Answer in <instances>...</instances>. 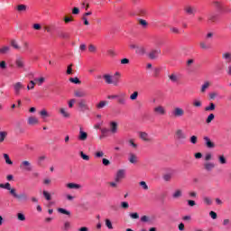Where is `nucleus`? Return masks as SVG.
<instances>
[{
	"label": "nucleus",
	"instance_id": "obj_19",
	"mask_svg": "<svg viewBox=\"0 0 231 231\" xmlns=\"http://www.w3.org/2000/svg\"><path fill=\"white\" fill-rule=\"evenodd\" d=\"M140 139L143 140V142H152V139L149 136V134H147L145 132H141L140 133Z\"/></svg>",
	"mask_w": 231,
	"mask_h": 231
},
{
	"label": "nucleus",
	"instance_id": "obj_8",
	"mask_svg": "<svg viewBox=\"0 0 231 231\" xmlns=\"http://www.w3.org/2000/svg\"><path fill=\"white\" fill-rule=\"evenodd\" d=\"M24 88V85H23V83L21 82H16L14 85V94L19 97V95H21V89H23Z\"/></svg>",
	"mask_w": 231,
	"mask_h": 231
},
{
	"label": "nucleus",
	"instance_id": "obj_36",
	"mask_svg": "<svg viewBox=\"0 0 231 231\" xmlns=\"http://www.w3.org/2000/svg\"><path fill=\"white\" fill-rule=\"evenodd\" d=\"M216 105L214 103H210L209 106L205 107V111H215Z\"/></svg>",
	"mask_w": 231,
	"mask_h": 231
},
{
	"label": "nucleus",
	"instance_id": "obj_22",
	"mask_svg": "<svg viewBox=\"0 0 231 231\" xmlns=\"http://www.w3.org/2000/svg\"><path fill=\"white\" fill-rule=\"evenodd\" d=\"M10 46L5 45L0 48V55H6V53H10Z\"/></svg>",
	"mask_w": 231,
	"mask_h": 231
},
{
	"label": "nucleus",
	"instance_id": "obj_31",
	"mask_svg": "<svg viewBox=\"0 0 231 231\" xmlns=\"http://www.w3.org/2000/svg\"><path fill=\"white\" fill-rule=\"evenodd\" d=\"M208 88H210V83L209 81H206L204 82V84L201 87V93H205V91H207V89H208Z\"/></svg>",
	"mask_w": 231,
	"mask_h": 231
},
{
	"label": "nucleus",
	"instance_id": "obj_14",
	"mask_svg": "<svg viewBox=\"0 0 231 231\" xmlns=\"http://www.w3.org/2000/svg\"><path fill=\"white\" fill-rule=\"evenodd\" d=\"M79 140L81 142H86V140H88V133L82 131V127L79 128Z\"/></svg>",
	"mask_w": 231,
	"mask_h": 231
},
{
	"label": "nucleus",
	"instance_id": "obj_23",
	"mask_svg": "<svg viewBox=\"0 0 231 231\" xmlns=\"http://www.w3.org/2000/svg\"><path fill=\"white\" fill-rule=\"evenodd\" d=\"M16 199H18V201H28V195H26V193H21L16 195Z\"/></svg>",
	"mask_w": 231,
	"mask_h": 231
},
{
	"label": "nucleus",
	"instance_id": "obj_9",
	"mask_svg": "<svg viewBox=\"0 0 231 231\" xmlns=\"http://www.w3.org/2000/svg\"><path fill=\"white\" fill-rule=\"evenodd\" d=\"M109 131L112 133V134H116L118 133V123L112 121L109 124Z\"/></svg>",
	"mask_w": 231,
	"mask_h": 231
},
{
	"label": "nucleus",
	"instance_id": "obj_60",
	"mask_svg": "<svg viewBox=\"0 0 231 231\" xmlns=\"http://www.w3.org/2000/svg\"><path fill=\"white\" fill-rule=\"evenodd\" d=\"M170 32H171V33H180V29L176 28V27H171L170 28Z\"/></svg>",
	"mask_w": 231,
	"mask_h": 231
},
{
	"label": "nucleus",
	"instance_id": "obj_58",
	"mask_svg": "<svg viewBox=\"0 0 231 231\" xmlns=\"http://www.w3.org/2000/svg\"><path fill=\"white\" fill-rule=\"evenodd\" d=\"M88 51H90V53H95V51H97V47H95V45L90 44L88 46Z\"/></svg>",
	"mask_w": 231,
	"mask_h": 231
},
{
	"label": "nucleus",
	"instance_id": "obj_27",
	"mask_svg": "<svg viewBox=\"0 0 231 231\" xmlns=\"http://www.w3.org/2000/svg\"><path fill=\"white\" fill-rule=\"evenodd\" d=\"M67 188L68 189H82V186L80 184L71 182V183L67 184Z\"/></svg>",
	"mask_w": 231,
	"mask_h": 231
},
{
	"label": "nucleus",
	"instance_id": "obj_64",
	"mask_svg": "<svg viewBox=\"0 0 231 231\" xmlns=\"http://www.w3.org/2000/svg\"><path fill=\"white\" fill-rule=\"evenodd\" d=\"M100 131L103 136H106V134H107V133H109L110 130L108 128H100Z\"/></svg>",
	"mask_w": 231,
	"mask_h": 231
},
{
	"label": "nucleus",
	"instance_id": "obj_55",
	"mask_svg": "<svg viewBox=\"0 0 231 231\" xmlns=\"http://www.w3.org/2000/svg\"><path fill=\"white\" fill-rule=\"evenodd\" d=\"M138 98V91H134L131 96H130V100H136Z\"/></svg>",
	"mask_w": 231,
	"mask_h": 231
},
{
	"label": "nucleus",
	"instance_id": "obj_41",
	"mask_svg": "<svg viewBox=\"0 0 231 231\" xmlns=\"http://www.w3.org/2000/svg\"><path fill=\"white\" fill-rule=\"evenodd\" d=\"M218 162L221 165H225L226 163V158H225V155H219Z\"/></svg>",
	"mask_w": 231,
	"mask_h": 231
},
{
	"label": "nucleus",
	"instance_id": "obj_15",
	"mask_svg": "<svg viewBox=\"0 0 231 231\" xmlns=\"http://www.w3.org/2000/svg\"><path fill=\"white\" fill-rule=\"evenodd\" d=\"M222 59L225 60L226 64L231 63V52H224L222 54Z\"/></svg>",
	"mask_w": 231,
	"mask_h": 231
},
{
	"label": "nucleus",
	"instance_id": "obj_63",
	"mask_svg": "<svg viewBox=\"0 0 231 231\" xmlns=\"http://www.w3.org/2000/svg\"><path fill=\"white\" fill-rule=\"evenodd\" d=\"M209 216L212 219H217V213H216L215 211H210Z\"/></svg>",
	"mask_w": 231,
	"mask_h": 231
},
{
	"label": "nucleus",
	"instance_id": "obj_1",
	"mask_svg": "<svg viewBox=\"0 0 231 231\" xmlns=\"http://www.w3.org/2000/svg\"><path fill=\"white\" fill-rule=\"evenodd\" d=\"M20 169H22V171H26L27 172H32V171H33V166L30 161H23L20 163Z\"/></svg>",
	"mask_w": 231,
	"mask_h": 231
},
{
	"label": "nucleus",
	"instance_id": "obj_30",
	"mask_svg": "<svg viewBox=\"0 0 231 231\" xmlns=\"http://www.w3.org/2000/svg\"><path fill=\"white\" fill-rule=\"evenodd\" d=\"M109 102L108 101H100L97 105V109H103V107H106V106H108Z\"/></svg>",
	"mask_w": 231,
	"mask_h": 231
},
{
	"label": "nucleus",
	"instance_id": "obj_59",
	"mask_svg": "<svg viewBox=\"0 0 231 231\" xmlns=\"http://www.w3.org/2000/svg\"><path fill=\"white\" fill-rule=\"evenodd\" d=\"M163 180H164V181H170L171 180H172V175H171V174H165L164 176H163Z\"/></svg>",
	"mask_w": 231,
	"mask_h": 231
},
{
	"label": "nucleus",
	"instance_id": "obj_46",
	"mask_svg": "<svg viewBox=\"0 0 231 231\" xmlns=\"http://www.w3.org/2000/svg\"><path fill=\"white\" fill-rule=\"evenodd\" d=\"M193 107H201L202 103L199 99H195L192 104Z\"/></svg>",
	"mask_w": 231,
	"mask_h": 231
},
{
	"label": "nucleus",
	"instance_id": "obj_56",
	"mask_svg": "<svg viewBox=\"0 0 231 231\" xmlns=\"http://www.w3.org/2000/svg\"><path fill=\"white\" fill-rule=\"evenodd\" d=\"M204 160H205V162H210V160H212V153H210V152L206 153Z\"/></svg>",
	"mask_w": 231,
	"mask_h": 231
},
{
	"label": "nucleus",
	"instance_id": "obj_24",
	"mask_svg": "<svg viewBox=\"0 0 231 231\" xmlns=\"http://www.w3.org/2000/svg\"><path fill=\"white\" fill-rule=\"evenodd\" d=\"M128 161L130 162V163H137L138 157L134 153H129Z\"/></svg>",
	"mask_w": 231,
	"mask_h": 231
},
{
	"label": "nucleus",
	"instance_id": "obj_35",
	"mask_svg": "<svg viewBox=\"0 0 231 231\" xmlns=\"http://www.w3.org/2000/svg\"><path fill=\"white\" fill-rule=\"evenodd\" d=\"M58 212H60V214H65V216H71V212H69V210H66L62 208H59Z\"/></svg>",
	"mask_w": 231,
	"mask_h": 231
},
{
	"label": "nucleus",
	"instance_id": "obj_17",
	"mask_svg": "<svg viewBox=\"0 0 231 231\" xmlns=\"http://www.w3.org/2000/svg\"><path fill=\"white\" fill-rule=\"evenodd\" d=\"M185 12L186 14H188V15H196V7H192V6H187L185 7Z\"/></svg>",
	"mask_w": 231,
	"mask_h": 231
},
{
	"label": "nucleus",
	"instance_id": "obj_2",
	"mask_svg": "<svg viewBox=\"0 0 231 231\" xmlns=\"http://www.w3.org/2000/svg\"><path fill=\"white\" fill-rule=\"evenodd\" d=\"M153 113L155 116H164L167 115V110L162 106H157L153 108Z\"/></svg>",
	"mask_w": 231,
	"mask_h": 231
},
{
	"label": "nucleus",
	"instance_id": "obj_5",
	"mask_svg": "<svg viewBox=\"0 0 231 231\" xmlns=\"http://www.w3.org/2000/svg\"><path fill=\"white\" fill-rule=\"evenodd\" d=\"M124 178H125V170H118L115 178L116 183H120L121 180H124Z\"/></svg>",
	"mask_w": 231,
	"mask_h": 231
},
{
	"label": "nucleus",
	"instance_id": "obj_53",
	"mask_svg": "<svg viewBox=\"0 0 231 231\" xmlns=\"http://www.w3.org/2000/svg\"><path fill=\"white\" fill-rule=\"evenodd\" d=\"M34 88H35V81L31 80L30 85L27 86V89L30 90V89H34Z\"/></svg>",
	"mask_w": 231,
	"mask_h": 231
},
{
	"label": "nucleus",
	"instance_id": "obj_34",
	"mask_svg": "<svg viewBox=\"0 0 231 231\" xmlns=\"http://www.w3.org/2000/svg\"><path fill=\"white\" fill-rule=\"evenodd\" d=\"M40 116H42V118H48V117H50V114L48 113V111L46 109H42L40 112Z\"/></svg>",
	"mask_w": 231,
	"mask_h": 231
},
{
	"label": "nucleus",
	"instance_id": "obj_38",
	"mask_svg": "<svg viewBox=\"0 0 231 231\" xmlns=\"http://www.w3.org/2000/svg\"><path fill=\"white\" fill-rule=\"evenodd\" d=\"M169 79H170L171 82H178V80H179L178 75H176L174 73L170 75Z\"/></svg>",
	"mask_w": 231,
	"mask_h": 231
},
{
	"label": "nucleus",
	"instance_id": "obj_42",
	"mask_svg": "<svg viewBox=\"0 0 231 231\" xmlns=\"http://www.w3.org/2000/svg\"><path fill=\"white\" fill-rule=\"evenodd\" d=\"M69 82H72V84H82V81L79 79V78H69Z\"/></svg>",
	"mask_w": 231,
	"mask_h": 231
},
{
	"label": "nucleus",
	"instance_id": "obj_3",
	"mask_svg": "<svg viewBox=\"0 0 231 231\" xmlns=\"http://www.w3.org/2000/svg\"><path fill=\"white\" fill-rule=\"evenodd\" d=\"M176 139L180 142V143H183L185 140H187V134L183 133V130L179 129L175 133Z\"/></svg>",
	"mask_w": 231,
	"mask_h": 231
},
{
	"label": "nucleus",
	"instance_id": "obj_33",
	"mask_svg": "<svg viewBox=\"0 0 231 231\" xmlns=\"http://www.w3.org/2000/svg\"><path fill=\"white\" fill-rule=\"evenodd\" d=\"M4 159L5 160V163H7V165H14V162L10 160V156L7 153H4Z\"/></svg>",
	"mask_w": 231,
	"mask_h": 231
},
{
	"label": "nucleus",
	"instance_id": "obj_32",
	"mask_svg": "<svg viewBox=\"0 0 231 231\" xmlns=\"http://www.w3.org/2000/svg\"><path fill=\"white\" fill-rule=\"evenodd\" d=\"M0 189H5L6 190H12V185H10V182H6L5 184L1 183Z\"/></svg>",
	"mask_w": 231,
	"mask_h": 231
},
{
	"label": "nucleus",
	"instance_id": "obj_62",
	"mask_svg": "<svg viewBox=\"0 0 231 231\" xmlns=\"http://www.w3.org/2000/svg\"><path fill=\"white\" fill-rule=\"evenodd\" d=\"M102 163H103V165H105L106 167H107L108 165H111V162H110L109 160L106 159V158H104V159L102 160Z\"/></svg>",
	"mask_w": 231,
	"mask_h": 231
},
{
	"label": "nucleus",
	"instance_id": "obj_16",
	"mask_svg": "<svg viewBox=\"0 0 231 231\" xmlns=\"http://www.w3.org/2000/svg\"><path fill=\"white\" fill-rule=\"evenodd\" d=\"M183 197V191L181 189H176L174 193L171 195L173 199H180V198Z\"/></svg>",
	"mask_w": 231,
	"mask_h": 231
},
{
	"label": "nucleus",
	"instance_id": "obj_40",
	"mask_svg": "<svg viewBox=\"0 0 231 231\" xmlns=\"http://www.w3.org/2000/svg\"><path fill=\"white\" fill-rule=\"evenodd\" d=\"M213 5L215 8H217V10H221L223 8V4L219 1L213 2Z\"/></svg>",
	"mask_w": 231,
	"mask_h": 231
},
{
	"label": "nucleus",
	"instance_id": "obj_51",
	"mask_svg": "<svg viewBox=\"0 0 231 231\" xmlns=\"http://www.w3.org/2000/svg\"><path fill=\"white\" fill-rule=\"evenodd\" d=\"M9 192L11 194V196H14V198H17V190L15 189V188H11V189H9Z\"/></svg>",
	"mask_w": 231,
	"mask_h": 231
},
{
	"label": "nucleus",
	"instance_id": "obj_4",
	"mask_svg": "<svg viewBox=\"0 0 231 231\" xmlns=\"http://www.w3.org/2000/svg\"><path fill=\"white\" fill-rule=\"evenodd\" d=\"M117 103L120 106H125V104H127V94L125 93H120L119 95H117Z\"/></svg>",
	"mask_w": 231,
	"mask_h": 231
},
{
	"label": "nucleus",
	"instance_id": "obj_28",
	"mask_svg": "<svg viewBox=\"0 0 231 231\" xmlns=\"http://www.w3.org/2000/svg\"><path fill=\"white\" fill-rule=\"evenodd\" d=\"M10 45H11L12 48H14V50H21V46H19V43H18L17 41H15V40H11Z\"/></svg>",
	"mask_w": 231,
	"mask_h": 231
},
{
	"label": "nucleus",
	"instance_id": "obj_45",
	"mask_svg": "<svg viewBox=\"0 0 231 231\" xmlns=\"http://www.w3.org/2000/svg\"><path fill=\"white\" fill-rule=\"evenodd\" d=\"M139 185H140V187H142V189L143 190H149V186L147 185V182L143 180V181L139 182Z\"/></svg>",
	"mask_w": 231,
	"mask_h": 231
},
{
	"label": "nucleus",
	"instance_id": "obj_7",
	"mask_svg": "<svg viewBox=\"0 0 231 231\" xmlns=\"http://www.w3.org/2000/svg\"><path fill=\"white\" fill-rule=\"evenodd\" d=\"M161 53H162V50L157 49L150 51L148 56H149V59H151L152 60H155V59H158V55H160Z\"/></svg>",
	"mask_w": 231,
	"mask_h": 231
},
{
	"label": "nucleus",
	"instance_id": "obj_52",
	"mask_svg": "<svg viewBox=\"0 0 231 231\" xmlns=\"http://www.w3.org/2000/svg\"><path fill=\"white\" fill-rule=\"evenodd\" d=\"M80 157L82 158V160L89 162V155L85 154L84 152H80Z\"/></svg>",
	"mask_w": 231,
	"mask_h": 231
},
{
	"label": "nucleus",
	"instance_id": "obj_29",
	"mask_svg": "<svg viewBox=\"0 0 231 231\" xmlns=\"http://www.w3.org/2000/svg\"><path fill=\"white\" fill-rule=\"evenodd\" d=\"M135 53L137 55H145V48L144 47H136Z\"/></svg>",
	"mask_w": 231,
	"mask_h": 231
},
{
	"label": "nucleus",
	"instance_id": "obj_54",
	"mask_svg": "<svg viewBox=\"0 0 231 231\" xmlns=\"http://www.w3.org/2000/svg\"><path fill=\"white\" fill-rule=\"evenodd\" d=\"M44 78H40V79H35L34 82H38L39 86H42V84H44Z\"/></svg>",
	"mask_w": 231,
	"mask_h": 231
},
{
	"label": "nucleus",
	"instance_id": "obj_47",
	"mask_svg": "<svg viewBox=\"0 0 231 231\" xmlns=\"http://www.w3.org/2000/svg\"><path fill=\"white\" fill-rule=\"evenodd\" d=\"M105 223H106V226H107L109 230H113V224L111 223V220H109V218H106L105 220Z\"/></svg>",
	"mask_w": 231,
	"mask_h": 231
},
{
	"label": "nucleus",
	"instance_id": "obj_25",
	"mask_svg": "<svg viewBox=\"0 0 231 231\" xmlns=\"http://www.w3.org/2000/svg\"><path fill=\"white\" fill-rule=\"evenodd\" d=\"M16 10L20 14L23 13V12H26V10H28V5H18L16 6Z\"/></svg>",
	"mask_w": 231,
	"mask_h": 231
},
{
	"label": "nucleus",
	"instance_id": "obj_11",
	"mask_svg": "<svg viewBox=\"0 0 231 231\" xmlns=\"http://www.w3.org/2000/svg\"><path fill=\"white\" fill-rule=\"evenodd\" d=\"M74 97L77 98H84L85 97H88V93L82 89H77L74 91Z\"/></svg>",
	"mask_w": 231,
	"mask_h": 231
},
{
	"label": "nucleus",
	"instance_id": "obj_21",
	"mask_svg": "<svg viewBox=\"0 0 231 231\" xmlns=\"http://www.w3.org/2000/svg\"><path fill=\"white\" fill-rule=\"evenodd\" d=\"M60 115H62L64 118H69V116H71L69 112H68V108H64V107L60 108Z\"/></svg>",
	"mask_w": 231,
	"mask_h": 231
},
{
	"label": "nucleus",
	"instance_id": "obj_48",
	"mask_svg": "<svg viewBox=\"0 0 231 231\" xmlns=\"http://www.w3.org/2000/svg\"><path fill=\"white\" fill-rule=\"evenodd\" d=\"M208 19L209 23H216L217 16H216V14H209Z\"/></svg>",
	"mask_w": 231,
	"mask_h": 231
},
{
	"label": "nucleus",
	"instance_id": "obj_12",
	"mask_svg": "<svg viewBox=\"0 0 231 231\" xmlns=\"http://www.w3.org/2000/svg\"><path fill=\"white\" fill-rule=\"evenodd\" d=\"M15 65H16L17 68H19V69L24 68V58H23V57H17L16 60H15Z\"/></svg>",
	"mask_w": 231,
	"mask_h": 231
},
{
	"label": "nucleus",
	"instance_id": "obj_37",
	"mask_svg": "<svg viewBox=\"0 0 231 231\" xmlns=\"http://www.w3.org/2000/svg\"><path fill=\"white\" fill-rule=\"evenodd\" d=\"M6 136H8V133L7 132H0V142L1 143H3V142H5V138H6Z\"/></svg>",
	"mask_w": 231,
	"mask_h": 231
},
{
	"label": "nucleus",
	"instance_id": "obj_49",
	"mask_svg": "<svg viewBox=\"0 0 231 231\" xmlns=\"http://www.w3.org/2000/svg\"><path fill=\"white\" fill-rule=\"evenodd\" d=\"M17 219H18V221H26V217L23 213H18Z\"/></svg>",
	"mask_w": 231,
	"mask_h": 231
},
{
	"label": "nucleus",
	"instance_id": "obj_39",
	"mask_svg": "<svg viewBox=\"0 0 231 231\" xmlns=\"http://www.w3.org/2000/svg\"><path fill=\"white\" fill-rule=\"evenodd\" d=\"M203 202L206 205L210 206L212 205V199H210L209 197H203Z\"/></svg>",
	"mask_w": 231,
	"mask_h": 231
},
{
	"label": "nucleus",
	"instance_id": "obj_50",
	"mask_svg": "<svg viewBox=\"0 0 231 231\" xmlns=\"http://www.w3.org/2000/svg\"><path fill=\"white\" fill-rule=\"evenodd\" d=\"M43 196L45 199H47V201H50L51 199V195L50 194V192L46 190H43Z\"/></svg>",
	"mask_w": 231,
	"mask_h": 231
},
{
	"label": "nucleus",
	"instance_id": "obj_18",
	"mask_svg": "<svg viewBox=\"0 0 231 231\" xmlns=\"http://www.w3.org/2000/svg\"><path fill=\"white\" fill-rule=\"evenodd\" d=\"M174 116H183L185 115V110L183 108L176 107L173 111Z\"/></svg>",
	"mask_w": 231,
	"mask_h": 231
},
{
	"label": "nucleus",
	"instance_id": "obj_43",
	"mask_svg": "<svg viewBox=\"0 0 231 231\" xmlns=\"http://www.w3.org/2000/svg\"><path fill=\"white\" fill-rule=\"evenodd\" d=\"M215 118H216V116L214 114H209L206 119V124H210L212 120H214Z\"/></svg>",
	"mask_w": 231,
	"mask_h": 231
},
{
	"label": "nucleus",
	"instance_id": "obj_26",
	"mask_svg": "<svg viewBox=\"0 0 231 231\" xmlns=\"http://www.w3.org/2000/svg\"><path fill=\"white\" fill-rule=\"evenodd\" d=\"M103 79H105V82L106 84H113V77L109 74H105L103 76Z\"/></svg>",
	"mask_w": 231,
	"mask_h": 231
},
{
	"label": "nucleus",
	"instance_id": "obj_13",
	"mask_svg": "<svg viewBox=\"0 0 231 231\" xmlns=\"http://www.w3.org/2000/svg\"><path fill=\"white\" fill-rule=\"evenodd\" d=\"M204 141L208 149H214L216 147V144L208 136L204 137Z\"/></svg>",
	"mask_w": 231,
	"mask_h": 231
},
{
	"label": "nucleus",
	"instance_id": "obj_10",
	"mask_svg": "<svg viewBox=\"0 0 231 231\" xmlns=\"http://www.w3.org/2000/svg\"><path fill=\"white\" fill-rule=\"evenodd\" d=\"M78 106L81 109V111H89V106H88V103L86 102V99H81L78 103Z\"/></svg>",
	"mask_w": 231,
	"mask_h": 231
},
{
	"label": "nucleus",
	"instance_id": "obj_44",
	"mask_svg": "<svg viewBox=\"0 0 231 231\" xmlns=\"http://www.w3.org/2000/svg\"><path fill=\"white\" fill-rule=\"evenodd\" d=\"M199 46L201 50H210V46L207 45V42H200Z\"/></svg>",
	"mask_w": 231,
	"mask_h": 231
},
{
	"label": "nucleus",
	"instance_id": "obj_20",
	"mask_svg": "<svg viewBox=\"0 0 231 231\" xmlns=\"http://www.w3.org/2000/svg\"><path fill=\"white\" fill-rule=\"evenodd\" d=\"M27 123L29 125H37V124H39V119L35 116H30Z\"/></svg>",
	"mask_w": 231,
	"mask_h": 231
},
{
	"label": "nucleus",
	"instance_id": "obj_6",
	"mask_svg": "<svg viewBox=\"0 0 231 231\" xmlns=\"http://www.w3.org/2000/svg\"><path fill=\"white\" fill-rule=\"evenodd\" d=\"M204 170L206 172H212L216 169V163L212 162H206L203 164Z\"/></svg>",
	"mask_w": 231,
	"mask_h": 231
},
{
	"label": "nucleus",
	"instance_id": "obj_61",
	"mask_svg": "<svg viewBox=\"0 0 231 231\" xmlns=\"http://www.w3.org/2000/svg\"><path fill=\"white\" fill-rule=\"evenodd\" d=\"M190 143L195 145V143H198V136L193 135L190 137Z\"/></svg>",
	"mask_w": 231,
	"mask_h": 231
},
{
	"label": "nucleus",
	"instance_id": "obj_57",
	"mask_svg": "<svg viewBox=\"0 0 231 231\" xmlns=\"http://www.w3.org/2000/svg\"><path fill=\"white\" fill-rule=\"evenodd\" d=\"M130 217H131L132 219H139V218H140V215H138L137 212H135V213H131V214H130Z\"/></svg>",
	"mask_w": 231,
	"mask_h": 231
}]
</instances>
